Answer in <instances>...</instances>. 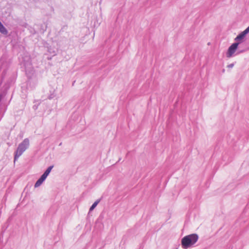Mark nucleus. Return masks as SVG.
I'll use <instances>...</instances> for the list:
<instances>
[{"instance_id": "10", "label": "nucleus", "mask_w": 249, "mask_h": 249, "mask_svg": "<svg viewBox=\"0 0 249 249\" xmlns=\"http://www.w3.org/2000/svg\"><path fill=\"white\" fill-rule=\"evenodd\" d=\"M244 51H245V50H240V51L237 52V53H236V54H239L240 53H242L244 52Z\"/></svg>"}, {"instance_id": "3", "label": "nucleus", "mask_w": 249, "mask_h": 249, "mask_svg": "<svg viewBox=\"0 0 249 249\" xmlns=\"http://www.w3.org/2000/svg\"><path fill=\"white\" fill-rule=\"evenodd\" d=\"M239 45L238 43H234L232 44L228 48L226 53V56L228 58H231L234 56L236 53Z\"/></svg>"}, {"instance_id": "2", "label": "nucleus", "mask_w": 249, "mask_h": 249, "mask_svg": "<svg viewBox=\"0 0 249 249\" xmlns=\"http://www.w3.org/2000/svg\"><path fill=\"white\" fill-rule=\"evenodd\" d=\"M29 146V140L28 138H26L18 145V147L15 154V161L23 154Z\"/></svg>"}, {"instance_id": "5", "label": "nucleus", "mask_w": 249, "mask_h": 249, "mask_svg": "<svg viewBox=\"0 0 249 249\" xmlns=\"http://www.w3.org/2000/svg\"><path fill=\"white\" fill-rule=\"evenodd\" d=\"M47 178L44 176L43 175L40 177V178L36 181L35 184V187L37 188L40 186L42 183Z\"/></svg>"}, {"instance_id": "8", "label": "nucleus", "mask_w": 249, "mask_h": 249, "mask_svg": "<svg viewBox=\"0 0 249 249\" xmlns=\"http://www.w3.org/2000/svg\"><path fill=\"white\" fill-rule=\"evenodd\" d=\"M100 202V200H97L96 201H95L93 204L91 205V206L90 207L89 211H92L93 210V209L96 207L97 204Z\"/></svg>"}, {"instance_id": "7", "label": "nucleus", "mask_w": 249, "mask_h": 249, "mask_svg": "<svg viewBox=\"0 0 249 249\" xmlns=\"http://www.w3.org/2000/svg\"><path fill=\"white\" fill-rule=\"evenodd\" d=\"M53 166H49L46 170L44 172V173L42 174L44 176H45L46 178L47 177V176L49 175L50 173L51 172L52 169L53 168Z\"/></svg>"}, {"instance_id": "4", "label": "nucleus", "mask_w": 249, "mask_h": 249, "mask_svg": "<svg viewBox=\"0 0 249 249\" xmlns=\"http://www.w3.org/2000/svg\"><path fill=\"white\" fill-rule=\"evenodd\" d=\"M249 33V26L244 31L239 34L234 39L235 43L241 44L243 41L245 36Z\"/></svg>"}, {"instance_id": "1", "label": "nucleus", "mask_w": 249, "mask_h": 249, "mask_svg": "<svg viewBox=\"0 0 249 249\" xmlns=\"http://www.w3.org/2000/svg\"><path fill=\"white\" fill-rule=\"evenodd\" d=\"M197 234L193 233L184 236L181 239V245L183 249H187L194 245L198 240Z\"/></svg>"}, {"instance_id": "9", "label": "nucleus", "mask_w": 249, "mask_h": 249, "mask_svg": "<svg viewBox=\"0 0 249 249\" xmlns=\"http://www.w3.org/2000/svg\"><path fill=\"white\" fill-rule=\"evenodd\" d=\"M234 64L233 63L230 64L227 66L228 68L231 69L234 66Z\"/></svg>"}, {"instance_id": "6", "label": "nucleus", "mask_w": 249, "mask_h": 249, "mask_svg": "<svg viewBox=\"0 0 249 249\" xmlns=\"http://www.w3.org/2000/svg\"><path fill=\"white\" fill-rule=\"evenodd\" d=\"M0 32L4 35H6L8 33L7 30L0 21Z\"/></svg>"}]
</instances>
